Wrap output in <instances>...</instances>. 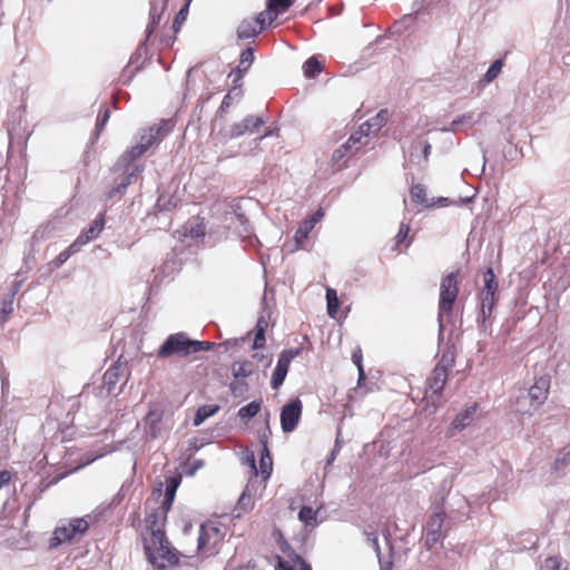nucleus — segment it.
I'll use <instances>...</instances> for the list:
<instances>
[{
    "mask_svg": "<svg viewBox=\"0 0 570 570\" xmlns=\"http://www.w3.org/2000/svg\"><path fill=\"white\" fill-rule=\"evenodd\" d=\"M180 481V475L169 476L165 480L164 493L161 487L153 491V498L148 500L147 504L155 501L158 505L156 508H150L146 514L145 525L148 535H151L156 531H165L164 525L167 520V513L171 509Z\"/></svg>",
    "mask_w": 570,
    "mask_h": 570,
    "instance_id": "obj_1",
    "label": "nucleus"
},
{
    "mask_svg": "<svg viewBox=\"0 0 570 570\" xmlns=\"http://www.w3.org/2000/svg\"><path fill=\"white\" fill-rule=\"evenodd\" d=\"M144 552L154 570H175L180 563V553L171 546L165 531L144 535Z\"/></svg>",
    "mask_w": 570,
    "mask_h": 570,
    "instance_id": "obj_2",
    "label": "nucleus"
},
{
    "mask_svg": "<svg viewBox=\"0 0 570 570\" xmlns=\"http://www.w3.org/2000/svg\"><path fill=\"white\" fill-rule=\"evenodd\" d=\"M453 366V358L445 355L438 362L432 370L430 376L426 379V390L423 401L425 402L423 410L429 413H435L442 392L448 381L449 371Z\"/></svg>",
    "mask_w": 570,
    "mask_h": 570,
    "instance_id": "obj_3",
    "label": "nucleus"
},
{
    "mask_svg": "<svg viewBox=\"0 0 570 570\" xmlns=\"http://www.w3.org/2000/svg\"><path fill=\"white\" fill-rule=\"evenodd\" d=\"M214 343L207 341H195L187 337L185 333H176L169 335L157 352L159 358L170 356L185 357L200 351H209L214 347Z\"/></svg>",
    "mask_w": 570,
    "mask_h": 570,
    "instance_id": "obj_4",
    "label": "nucleus"
},
{
    "mask_svg": "<svg viewBox=\"0 0 570 570\" xmlns=\"http://www.w3.org/2000/svg\"><path fill=\"white\" fill-rule=\"evenodd\" d=\"M227 534V527L222 519H212L202 524L198 535V551L209 557L217 552Z\"/></svg>",
    "mask_w": 570,
    "mask_h": 570,
    "instance_id": "obj_5",
    "label": "nucleus"
},
{
    "mask_svg": "<svg viewBox=\"0 0 570 570\" xmlns=\"http://www.w3.org/2000/svg\"><path fill=\"white\" fill-rule=\"evenodd\" d=\"M550 392V377L542 375L535 379L528 394L517 400V411L521 415H532L547 401Z\"/></svg>",
    "mask_w": 570,
    "mask_h": 570,
    "instance_id": "obj_6",
    "label": "nucleus"
},
{
    "mask_svg": "<svg viewBox=\"0 0 570 570\" xmlns=\"http://www.w3.org/2000/svg\"><path fill=\"white\" fill-rule=\"evenodd\" d=\"M459 274L460 269H456L441 278L439 295L440 321L443 316H450L453 312V306L459 295Z\"/></svg>",
    "mask_w": 570,
    "mask_h": 570,
    "instance_id": "obj_7",
    "label": "nucleus"
},
{
    "mask_svg": "<svg viewBox=\"0 0 570 570\" xmlns=\"http://www.w3.org/2000/svg\"><path fill=\"white\" fill-rule=\"evenodd\" d=\"M145 153V148L137 144L120 156L119 164H122L126 167V176L122 178L121 183L108 191V199H112L117 195H124L127 187L131 184V179L142 171V166H135L131 171H128V166H130L136 159L140 158Z\"/></svg>",
    "mask_w": 570,
    "mask_h": 570,
    "instance_id": "obj_8",
    "label": "nucleus"
},
{
    "mask_svg": "<svg viewBox=\"0 0 570 570\" xmlns=\"http://www.w3.org/2000/svg\"><path fill=\"white\" fill-rule=\"evenodd\" d=\"M89 529V523L83 518H75L68 523L57 527L50 539V548H57L62 543H70L82 537Z\"/></svg>",
    "mask_w": 570,
    "mask_h": 570,
    "instance_id": "obj_9",
    "label": "nucleus"
},
{
    "mask_svg": "<svg viewBox=\"0 0 570 570\" xmlns=\"http://www.w3.org/2000/svg\"><path fill=\"white\" fill-rule=\"evenodd\" d=\"M484 286L481 289V312L483 318L490 317L493 308L499 301V284L497 276L491 267L483 273Z\"/></svg>",
    "mask_w": 570,
    "mask_h": 570,
    "instance_id": "obj_10",
    "label": "nucleus"
},
{
    "mask_svg": "<svg viewBox=\"0 0 570 570\" xmlns=\"http://www.w3.org/2000/svg\"><path fill=\"white\" fill-rule=\"evenodd\" d=\"M301 352H302V347H297V348L284 350L279 354L276 367H275V370L272 374V379H271V385L274 390L279 389V386L283 384V382L287 375L291 362L296 356H298L301 354Z\"/></svg>",
    "mask_w": 570,
    "mask_h": 570,
    "instance_id": "obj_11",
    "label": "nucleus"
},
{
    "mask_svg": "<svg viewBox=\"0 0 570 570\" xmlns=\"http://www.w3.org/2000/svg\"><path fill=\"white\" fill-rule=\"evenodd\" d=\"M174 128L169 119H163L160 122L147 128L140 135L139 145L147 151L155 142L164 139Z\"/></svg>",
    "mask_w": 570,
    "mask_h": 570,
    "instance_id": "obj_12",
    "label": "nucleus"
},
{
    "mask_svg": "<svg viewBox=\"0 0 570 570\" xmlns=\"http://www.w3.org/2000/svg\"><path fill=\"white\" fill-rule=\"evenodd\" d=\"M303 404L299 399L292 400L281 410V426L285 433L293 432L301 421Z\"/></svg>",
    "mask_w": 570,
    "mask_h": 570,
    "instance_id": "obj_13",
    "label": "nucleus"
},
{
    "mask_svg": "<svg viewBox=\"0 0 570 570\" xmlns=\"http://www.w3.org/2000/svg\"><path fill=\"white\" fill-rule=\"evenodd\" d=\"M368 141H360L357 135L352 134L350 138L336 148L332 154V164L337 169H342L345 166L344 159L355 155L363 146H366Z\"/></svg>",
    "mask_w": 570,
    "mask_h": 570,
    "instance_id": "obj_14",
    "label": "nucleus"
},
{
    "mask_svg": "<svg viewBox=\"0 0 570 570\" xmlns=\"http://www.w3.org/2000/svg\"><path fill=\"white\" fill-rule=\"evenodd\" d=\"M267 19L259 12L256 17L245 18L240 21L237 27V37L239 39H249L257 37L266 26H268Z\"/></svg>",
    "mask_w": 570,
    "mask_h": 570,
    "instance_id": "obj_15",
    "label": "nucleus"
},
{
    "mask_svg": "<svg viewBox=\"0 0 570 570\" xmlns=\"http://www.w3.org/2000/svg\"><path fill=\"white\" fill-rule=\"evenodd\" d=\"M478 409V403H473L471 406L459 412L448 428L446 435L449 438L454 436L458 432L471 425L475 419Z\"/></svg>",
    "mask_w": 570,
    "mask_h": 570,
    "instance_id": "obj_16",
    "label": "nucleus"
},
{
    "mask_svg": "<svg viewBox=\"0 0 570 570\" xmlns=\"http://www.w3.org/2000/svg\"><path fill=\"white\" fill-rule=\"evenodd\" d=\"M389 119L387 110H381L374 117L370 118L365 122H363L358 129L353 132L360 137V141H364L363 139L368 137L371 134H376L380 131L382 127L385 126Z\"/></svg>",
    "mask_w": 570,
    "mask_h": 570,
    "instance_id": "obj_17",
    "label": "nucleus"
},
{
    "mask_svg": "<svg viewBox=\"0 0 570 570\" xmlns=\"http://www.w3.org/2000/svg\"><path fill=\"white\" fill-rule=\"evenodd\" d=\"M444 520L445 514L443 512H436L430 517L425 533V544L429 548L434 547L440 540Z\"/></svg>",
    "mask_w": 570,
    "mask_h": 570,
    "instance_id": "obj_18",
    "label": "nucleus"
},
{
    "mask_svg": "<svg viewBox=\"0 0 570 570\" xmlns=\"http://www.w3.org/2000/svg\"><path fill=\"white\" fill-rule=\"evenodd\" d=\"M324 212L322 208L317 209L309 218L304 219L296 233H295V242L297 248H303L304 243L308 238L309 233L313 230L315 225L323 218Z\"/></svg>",
    "mask_w": 570,
    "mask_h": 570,
    "instance_id": "obj_19",
    "label": "nucleus"
},
{
    "mask_svg": "<svg viewBox=\"0 0 570 570\" xmlns=\"http://www.w3.org/2000/svg\"><path fill=\"white\" fill-rule=\"evenodd\" d=\"M265 124L262 117L248 116L243 121L234 124L229 130L230 138H237L246 132H254Z\"/></svg>",
    "mask_w": 570,
    "mask_h": 570,
    "instance_id": "obj_20",
    "label": "nucleus"
},
{
    "mask_svg": "<svg viewBox=\"0 0 570 570\" xmlns=\"http://www.w3.org/2000/svg\"><path fill=\"white\" fill-rule=\"evenodd\" d=\"M292 4V0H268L267 9L262 11V16H264L271 24L279 13L285 12Z\"/></svg>",
    "mask_w": 570,
    "mask_h": 570,
    "instance_id": "obj_21",
    "label": "nucleus"
},
{
    "mask_svg": "<svg viewBox=\"0 0 570 570\" xmlns=\"http://www.w3.org/2000/svg\"><path fill=\"white\" fill-rule=\"evenodd\" d=\"M167 6V0H159V3L157 0L151 2L150 10H149V23L146 28L147 31V39L153 35L156 27L160 22L161 14Z\"/></svg>",
    "mask_w": 570,
    "mask_h": 570,
    "instance_id": "obj_22",
    "label": "nucleus"
},
{
    "mask_svg": "<svg viewBox=\"0 0 570 570\" xmlns=\"http://www.w3.org/2000/svg\"><path fill=\"white\" fill-rule=\"evenodd\" d=\"M105 227V213H100L88 228L79 234V237L88 244L89 242L99 237L100 233Z\"/></svg>",
    "mask_w": 570,
    "mask_h": 570,
    "instance_id": "obj_23",
    "label": "nucleus"
},
{
    "mask_svg": "<svg viewBox=\"0 0 570 570\" xmlns=\"http://www.w3.org/2000/svg\"><path fill=\"white\" fill-rule=\"evenodd\" d=\"M261 442L264 448L259 460L261 474L263 480L267 481L273 471V461L267 449V440L265 434L262 435Z\"/></svg>",
    "mask_w": 570,
    "mask_h": 570,
    "instance_id": "obj_24",
    "label": "nucleus"
},
{
    "mask_svg": "<svg viewBox=\"0 0 570 570\" xmlns=\"http://www.w3.org/2000/svg\"><path fill=\"white\" fill-rule=\"evenodd\" d=\"M185 235L193 239L204 237L206 235V225L204 219L195 217L185 225Z\"/></svg>",
    "mask_w": 570,
    "mask_h": 570,
    "instance_id": "obj_25",
    "label": "nucleus"
},
{
    "mask_svg": "<svg viewBox=\"0 0 570 570\" xmlns=\"http://www.w3.org/2000/svg\"><path fill=\"white\" fill-rule=\"evenodd\" d=\"M411 198L414 203L423 207H433L434 204H430L426 195V189L422 184H415L410 189Z\"/></svg>",
    "mask_w": 570,
    "mask_h": 570,
    "instance_id": "obj_26",
    "label": "nucleus"
},
{
    "mask_svg": "<svg viewBox=\"0 0 570 570\" xmlns=\"http://www.w3.org/2000/svg\"><path fill=\"white\" fill-rule=\"evenodd\" d=\"M161 421V413L156 410H150L146 415V423L149 426V434L156 439L160 434L159 423Z\"/></svg>",
    "mask_w": 570,
    "mask_h": 570,
    "instance_id": "obj_27",
    "label": "nucleus"
},
{
    "mask_svg": "<svg viewBox=\"0 0 570 570\" xmlns=\"http://www.w3.org/2000/svg\"><path fill=\"white\" fill-rule=\"evenodd\" d=\"M219 411V406L216 404H207L198 407L194 416V425H200L206 419L216 414Z\"/></svg>",
    "mask_w": 570,
    "mask_h": 570,
    "instance_id": "obj_28",
    "label": "nucleus"
},
{
    "mask_svg": "<svg viewBox=\"0 0 570 570\" xmlns=\"http://www.w3.org/2000/svg\"><path fill=\"white\" fill-rule=\"evenodd\" d=\"M254 499L253 495L249 493L248 487L245 489V491L242 493L237 501V505L235 510L237 511V517L240 515V512H249L254 508Z\"/></svg>",
    "mask_w": 570,
    "mask_h": 570,
    "instance_id": "obj_29",
    "label": "nucleus"
},
{
    "mask_svg": "<svg viewBox=\"0 0 570 570\" xmlns=\"http://www.w3.org/2000/svg\"><path fill=\"white\" fill-rule=\"evenodd\" d=\"M232 372L236 380L247 377L253 372V364L249 361L235 362Z\"/></svg>",
    "mask_w": 570,
    "mask_h": 570,
    "instance_id": "obj_30",
    "label": "nucleus"
},
{
    "mask_svg": "<svg viewBox=\"0 0 570 570\" xmlns=\"http://www.w3.org/2000/svg\"><path fill=\"white\" fill-rule=\"evenodd\" d=\"M253 62H254V51L252 48H247L240 53L239 63L237 66V72H238L239 77H242V75L250 68Z\"/></svg>",
    "mask_w": 570,
    "mask_h": 570,
    "instance_id": "obj_31",
    "label": "nucleus"
},
{
    "mask_svg": "<svg viewBox=\"0 0 570 570\" xmlns=\"http://www.w3.org/2000/svg\"><path fill=\"white\" fill-rule=\"evenodd\" d=\"M303 70L307 78H313L322 72L323 66L315 57H311L304 62Z\"/></svg>",
    "mask_w": 570,
    "mask_h": 570,
    "instance_id": "obj_32",
    "label": "nucleus"
},
{
    "mask_svg": "<svg viewBox=\"0 0 570 570\" xmlns=\"http://www.w3.org/2000/svg\"><path fill=\"white\" fill-rule=\"evenodd\" d=\"M262 407V401H253L238 410L240 419H250L256 416Z\"/></svg>",
    "mask_w": 570,
    "mask_h": 570,
    "instance_id": "obj_33",
    "label": "nucleus"
},
{
    "mask_svg": "<svg viewBox=\"0 0 570 570\" xmlns=\"http://www.w3.org/2000/svg\"><path fill=\"white\" fill-rule=\"evenodd\" d=\"M326 302H327V313L330 316L335 317L338 311L340 302L337 297V293L333 288L326 289Z\"/></svg>",
    "mask_w": 570,
    "mask_h": 570,
    "instance_id": "obj_34",
    "label": "nucleus"
},
{
    "mask_svg": "<svg viewBox=\"0 0 570 570\" xmlns=\"http://www.w3.org/2000/svg\"><path fill=\"white\" fill-rule=\"evenodd\" d=\"M502 67H503V60L502 59L495 60L490 66V68L485 72V75L483 76L482 81L485 82V83H489V82L493 81L499 76V73L501 72Z\"/></svg>",
    "mask_w": 570,
    "mask_h": 570,
    "instance_id": "obj_35",
    "label": "nucleus"
},
{
    "mask_svg": "<svg viewBox=\"0 0 570 570\" xmlns=\"http://www.w3.org/2000/svg\"><path fill=\"white\" fill-rule=\"evenodd\" d=\"M409 233H410L409 224L402 223L400 225L397 234L394 237V245L391 248L393 252L399 250L400 245L406 240Z\"/></svg>",
    "mask_w": 570,
    "mask_h": 570,
    "instance_id": "obj_36",
    "label": "nucleus"
},
{
    "mask_svg": "<svg viewBox=\"0 0 570 570\" xmlns=\"http://www.w3.org/2000/svg\"><path fill=\"white\" fill-rule=\"evenodd\" d=\"M317 511L312 507L304 505L298 512V519L307 525L316 521Z\"/></svg>",
    "mask_w": 570,
    "mask_h": 570,
    "instance_id": "obj_37",
    "label": "nucleus"
},
{
    "mask_svg": "<svg viewBox=\"0 0 570 570\" xmlns=\"http://www.w3.org/2000/svg\"><path fill=\"white\" fill-rule=\"evenodd\" d=\"M204 466V461L196 458H188L184 463V472L187 475H194L199 469Z\"/></svg>",
    "mask_w": 570,
    "mask_h": 570,
    "instance_id": "obj_38",
    "label": "nucleus"
},
{
    "mask_svg": "<svg viewBox=\"0 0 570 570\" xmlns=\"http://www.w3.org/2000/svg\"><path fill=\"white\" fill-rule=\"evenodd\" d=\"M256 334L253 343V348L258 350L264 347L266 338H265V326L263 321H258L256 325Z\"/></svg>",
    "mask_w": 570,
    "mask_h": 570,
    "instance_id": "obj_39",
    "label": "nucleus"
},
{
    "mask_svg": "<svg viewBox=\"0 0 570 570\" xmlns=\"http://www.w3.org/2000/svg\"><path fill=\"white\" fill-rule=\"evenodd\" d=\"M110 117V111L107 107H104V110L100 111L97 116L96 121V134L97 136L104 130L106 124L108 122Z\"/></svg>",
    "mask_w": 570,
    "mask_h": 570,
    "instance_id": "obj_40",
    "label": "nucleus"
},
{
    "mask_svg": "<svg viewBox=\"0 0 570 570\" xmlns=\"http://www.w3.org/2000/svg\"><path fill=\"white\" fill-rule=\"evenodd\" d=\"M189 2H187L176 14L173 23L174 30L177 32L181 24L185 22L188 14Z\"/></svg>",
    "mask_w": 570,
    "mask_h": 570,
    "instance_id": "obj_41",
    "label": "nucleus"
},
{
    "mask_svg": "<svg viewBox=\"0 0 570 570\" xmlns=\"http://www.w3.org/2000/svg\"><path fill=\"white\" fill-rule=\"evenodd\" d=\"M13 312V295L10 299L4 301L2 308L0 309V323L7 321L8 316Z\"/></svg>",
    "mask_w": 570,
    "mask_h": 570,
    "instance_id": "obj_42",
    "label": "nucleus"
},
{
    "mask_svg": "<svg viewBox=\"0 0 570 570\" xmlns=\"http://www.w3.org/2000/svg\"><path fill=\"white\" fill-rule=\"evenodd\" d=\"M229 389L234 396L243 395L247 390V384L244 381H238V379L230 383Z\"/></svg>",
    "mask_w": 570,
    "mask_h": 570,
    "instance_id": "obj_43",
    "label": "nucleus"
},
{
    "mask_svg": "<svg viewBox=\"0 0 570 570\" xmlns=\"http://www.w3.org/2000/svg\"><path fill=\"white\" fill-rule=\"evenodd\" d=\"M86 243L82 240V238H80L79 236L75 239V242L69 246L67 247V252L69 253L70 257L75 254H77L78 252L81 250V247L85 246Z\"/></svg>",
    "mask_w": 570,
    "mask_h": 570,
    "instance_id": "obj_44",
    "label": "nucleus"
},
{
    "mask_svg": "<svg viewBox=\"0 0 570 570\" xmlns=\"http://www.w3.org/2000/svg\"><path fill=\"white\" fill-rule=\"evenodd\" d=\"M546 567L549 570H560L561 569V559L559 557H548L546 559Z\"/></svg>",
    "mask_w": 570,
    "mask_h": 570,
    "instance_id": "obj_45",
    "label": "nucleus"
},
{
    "mask_svg": "<svg viewBox=\"0 0 570 570\" xmlns=\"http://www.w3.org/2000/svg\"><path fill=\"white\" fill-rule=\"evenodd\" d=\"M352 361L356 365L357 368L363 367V353L362 348L357 346L352 353Z\"/></svg>",
    "mask_w": 570,
    "mask_h": 570,
    "instance_id": "obj_46",
    "label": "nucleus"
},
{
    "mask_svg": "<svg viewBox=\"0 0 570 570\" xmlns=\"http://www.w3.org/2000/svg\"><path fill=\"white\" fill-rule=\"evenodd\" d=\"M69 258H70V255L67 252V249H65L58 254V256L53 259L52 264L55 265V267L58 268V267L62 266Z\"/></svg>",
    "mask_w": 570,
    "mask_h": 570,
    "instance_id": "obj_47",
    "label": "nucleus"
},
{
    "mask_svg": "<svg viewBox=\"0 0 570 570\" xmlns=\"http://www.w3.org/2000/svg\"><path fill=\"white\" fill-rule=\"evenodd\" d=\"M294 563L299 564V570H312V567L297 553L289 556Z\"/></svg>",
    "mask_w": 570,
    "mask_h": 570,
    "instance_id": "obj_48",
    "label": "nucleus"
},
{
    "mask_svg": "<svg viewBox=\"0 0 570 570\" xmlns=\"http://www.w3.org/2000/svg\"><path fill=\"white\" fill-rule=\"evenodd\" d=\"M230 106H232V96H230V94H227V95L224 97V99H223V101H222V104H220V107H219V110H218V111H219V112H224V111H226Z\"/></svg>",
    "mask_w": 570,
    "mask_h": 570,
    "instance_id": "obj_49",
    "label": "nucleus"
},
{
    "mask_svg": "<svg viewBox=\"0 0 570 570\" xmlns=\"http://www.w3.org/2000/svg\"><path fill=\"white\" fill-rule=\"evenodd\" d=\"M276 570H294V568L288 561L278 557Z\"/></svg>",
    "mask_w": 570,
    "mask_h": 570,
    "instance_id": "obj_50",
    "label": "nucleus"
},
{
    "mask_svg": "<svg viewBox=\"0 0 570 570\" xmlns=\"http://www.w3.org/2000/svg\"><path fill=\"white\" fill-rule=\"evenodd\" d=\"M431 148H432L431 145L429 142H425L424 148H423V157L425 160L429 159V156L431 154Z\"/></svg>",
    "mask_w": 570,
    "mask_h": 570,
    "instance_id": "obj_51",
    "label": "nucleus"
},
{
    "mask_svg": "<svg viewBox=\"0 0 570 570\" xmlns=\"http://www.w3.org/2000/svg\"><path fill=\"white\" fill-rule=\"evenodd\" d=\"M357 371H358V379H357V383H358V385H360V384H362V382H363V381H365L366 375H365L364 367L357 368Z\"/></svg>",
    "mask_w": 570,
    "mask_h": 570,
    "instance_id": "obj_52",
    "label": "nucleus"
},
{
    "mask_svg": "<svg viewBox=\"0 0 570 570\" xmlns=\"http://www.w3.org/2000/svg\"><path fill=\"white\" fill-rule=\"evenodd\" d=\"M439 204H440L441 206H445V205H448V204H449V203H448V198H440V199H439Z\"/></svg>",
    "mask_w": 570,
    "mask_h": 570,
    "instance_id": "obj_53",
    "label": "nucleus"
},
{
    "mask_svg": "<svg viewBox=\"0 0 570 570\" xmlns=\"http://www.w3.org/2000/svg\"><path fill=\"white\" fill-rule=\"evenodd\" d=\"M252 468L254 469L255 473H257V471H256V465H255V461H254V460H253V462H252Z\"/></svg>",
    "mask_w": 570,
    "mask_h": 570,
    "instance_id": "obj_54",
    "label": "nucleus"
}]
</instances>
